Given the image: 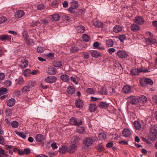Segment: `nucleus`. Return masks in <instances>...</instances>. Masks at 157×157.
Here are the masks:
<instances>
[{
	"mask_svg": "<svg viewBox=\"0 0 157 157\" xmlns=\"http://www.w3.org/2000/svg\"><path fill=\"white\" fill-rule=\"evenodd\" d=\"M96 108V106L94 104H91L89 106V109L91 112L94 111Z\"/></svg>",
	"mask_w": 157,
	"mask_h": 157,
	"instance_id": "39",
	"label": "nucleus"
},
{
	"mask_svg": "<svg viewBox=\"0 0 157 157\" xmlns=\"http://www.w3.org/2000/svg\"><path fill=\"white\" fill-rule=\"evenodd\" d=\"M138 98V102L141 103H145L147 101V98L144 95H140Z\"/></svg>",
	"mask_w": 157,
	"mask_h": 157,
	"instance_id": "11",
	"label": "nucleus"
},
{
	"mask_svg": "<svg viewBox=\"0 0 157 157\" xmlns=\"http://www.w3.org/2000/svg\"><path fill=\"white\" fill-rule=\"evenodd\" d=\"M56 80V78L54 76H48L45 78V81L46 82L51 83L55 82Z\"/></svg>",
	"mask_w": 157,
	"mask_h": 157,
	"instance_id": "7",
	"label": "nucleus"
},
{
	"mask_svg": "<svg viewBox=\"0 0 157 157\" xmlns=\"http://www.w3.org/2000/svg\"><path fill=\"white\" fill-rule=\"evenodd\" d=\"M4 84L6 87H9L11 85V82L10 80H7L4 82Z\"/></svg>",
	"mask_w": 157,
	"mask_h": 157,
	"instance_id": "49",
	"label": "nucleus"
},
{
	"mask_svg": "<svg viewBox=\"0 0 157 157\" xmlns=\"http://www.w3.org/2000/svg\"><path fill=\"white\" fill-rule=\"evenodd\" d=\"M30 152V150L29 148H26L24 149V154L27 155L29 154Z\"/></svg>",
	"mask_w": 157,
	"mask_h": 157,
	"instance_id": "63",
	"label": "nucleus"
},
{
	"mask_svg": "<svg viewBox=\"0 0 157 157\" xmlns=\"http://www.w3.org/2000/svg\"><path fill=\"white\" fill-rule=\"evenodd\" d=\"M11 37L10 36L6 35H2L0 36V40H10Z\"/></svg>",
	"mask_w": 157,
	"mask_h": 157,
	"instance_id": "27",
	"label": "nucleus"
},
{
	"mask_svg": "<svg viewBox=\"0 0 157 157\" xmlns=\"http://www.w3.org/2000/svg\"><path fill=\"white\" fill-rule=\"evenodd\" d=\"M127 99L133 105H136L139 103L138 98H136L135 96H133L128 97L127 98Z\"/></svg>",
	"mask_w": 157,
	"mask_h": 157,
	"instance_id": "3",
	"label": "nucleus"
},
{
	"mask_svg": "<svg viewBox=\"0 0 157 157\" xmlns=\"http://www.w3.org/2000/svg\"><path fill=\"white\" fill-rule=\"evenodd\" d=\"M106 44L108 47H111L113 45L114 42L112 39H109L106 41Z\"/></svg>",
	"mask_w": 157,
	"mask_h": 157,
	"instance_id": "34",
	"label": "nucleus"
},
{
	"mask_svg": "<svg viewBox=\"0 0 157 157\" xmlns=\"http://www.w3.org/2000/svg\"><path fill=\"white\" fill-rule=\"evenodd\" d=\"M72 140H73V142L75 143H78L80 140V138L79 136H74L72 138Z\"/></svg>",
	"mask_w": 157,
	"mask_h": 157,
	"instance_id": "48",
	"label": "nucleus"
},
{
	"mask_svg": "<svg viewBox=\"0 0 157 157\" xmlns=\"http://www.w3.org/2000/svg\"><path fill=\"white\" fill-rule=\"evenodd\" d=\"M22 35L25 40L28 39L29 36L27 32H24L22 33Z\"/></svg>",
	"mask_w": 157,
	"mask_h": 157,
	"instance_id": "55",
	"label": "nucleus"
},
{
	"mask_svg": "<svg viewBox=\"0 0 157 157\" xmlns=\"http://www.w3.org/2000/svg\"><path fill=\"white\" fill-rule=\"evenodd\" d=\"M71 8L72 9H75L78 7V2L75 0H73L71 3Z\"/></svg>",
	"mask_w": 157,
	"mask_h": 157,
	"instance_id": "19",
	"label": "nucleus"
},
{
	"mask_svg": "<svg viewBox=\"0 0 157 157\" xmlns=\"http://www.w3.org/2000/svg\"><path fill=\"white\" fill-rule=\"evenodd\" d=\"M104 25L103 23L102 22H99V31L101 30V31H104Z\"/></svg>",
	"mask_w": 157,
	"mask_h": 157,
	"instance_id": "46",
	"label": "nucleus"
},
{
	"mask_svg": "<svg viewBox=\"0 0 157 157\" xmlns=\"http://www.w3.org/2000/svg\"><path fill=\"white\" fill-rule=\"evenodd\" d=\"M146 41L147 44L151 45L153 44L156 43L157 42V40L155 39L150 38L147 39Z\"/></svg>",
	"mask_w": 157,
	"mask_h": 157,
	"instance_id": "21",
	"label": "nucleus"
},
{
	"mask_svg": "<svg viewBox=\"0 0 157 157\" xmlns=\"http://www.w3.org/2000/svg\"><path fill=\"white\" fill-rule=\"evenodd\" d=\"M15 133L16 134L20 136L23 139H25L26 138V136L24 134L21 132H20L18 131H16L15 132Z\"/></svg>",
	"mask_w": 157,
	"mask_h": 157,
	"instance_id": "42",
	"label": "nucleus"
},
{
	"mask_svg": "<svg viewBox=\"0 0 157 157\" xmlns=\"http://www.w3.org/2000/svg\"><path fill=\"white\" fill-rule=\"evenodd\" d=\"M133 125L135 128L137 130H139L141 128V125L138 121H135L133 123Z\"/></svg>",
	"mask_w": 157,
	"mask_h": 157,
	"instance_id": "23",
	"label": "nucleus"
},
{
	"mask_svg": "<svg viewBox=\"0 0 157 157\" xmlns=\"http://www.w3.org/2000/svg\"><path fill=\"white\" fill-rule=\"evenodd\" d=\"M53 64L55 67H59L62 66V63L61 61H55L54 62Z\"/></svg>",
	"mask_w": 157,
	"mask_h": 157,
	"instance_id": "38",
	"label": "nucleus"
},
{
	"mask_svg": "<svg viewBox=\"0 0 157 157\" xmlns=\"http://www.w3.org/2000/svg\"><path fill=\"white\" fill-rule=\"evenodd\" d=\"M131 30L133 32H136L140 29V26L137 24L133 23L130 26Z\"/></svg>",
	"mask_w": 157,
	"mask_h": 157,
	"instance_id": "14",
	"label": "nucleus"
},
{
	"mask_svg": "<svg viewBox=\"0 0 157 157\" xmlns=\"http://www.w3.org/2000/svg\"><path fill=\"white\" fill-rule=\"evenodd\" d=\"M117 55L121 59H125L127 58L128 55L124 51L119 50L117 52Z\"/></svg>",
	"mask_w": 157,
	"mask_h": 157,
	"instance_id": "6",
	"label": "nucleus"
},
{
	"mask_svg": "<svg viewBox=\"0 0 157 157\" xmlns=\"http://www.w3.org/2000/svg\"><path fill=\"white\" fill-rule=\"evenodd\" d=\"M122 27L120 25H115L113 28V31L116 33H120L122 30Z\"/></svg>",
	"mask_w": 157,
	"mask_h": 157,
	"instance_id": "10",
	"label": "nucleus"
},
{
	"mask_svg": "<svg viewBox=\"0 0 157 157\" xmlns=\"http://www.w3.org/2000/svg\"><path fill=\"white\" fill-rule=\"evenodd\" d=\"M7 89L5 88L2 87L0 89V94H4L7 91Z\"/></svg>",
	"mask_w": 157,
	"mask_h": 157,
	"instance_id": "53",
	"label": "nucleus"
},
{
	"mask_svg": "<svg viewBox=\"0 0 157 157\" xmlns=\"http://www.w3.org/2000/svg\"><path fill=\"white\" fill-rule=\"evenodd\" d=\"M77 146L75 144L71 145L68 148V152L70 153H74L76 150Z\"/></svg>",
	"mask_w": 157,
	"mask_h": 157,
	"instance_id": "9",
	"label": "nucleus"
},
{
	"mask_svg": "<svg viewBox=\"0 0 157 157\" xmlns=\"http://www.w3.org/2000/svg\"><path fill=\"white\" fill-rule=\"evenodd\" d=\"M131 87L129 85H126L124 86L123 88V92L126 94L130 93L131 91Z\"/></svg>",
	"mask_w": 157,
	"mask_h": 157,
	"instance_id": "13",
	"label": "nucleus"
},
{
	"mask_svg": "<svg viewBox=\"0 0 157 157\" xmlns=\"http://www.w3.org/2000/svg\"><path fill=\"white\" fill-rule=\"evenodd\" d=\"M56 72V69L54 67H49L47 71L48 73L50 75H55Z\"/></svg>",
	"mask_w": 157,
	"mask_h": 157,
	"instance_id": "17",
	"label": "nucleus"
},
{
	"mask_svg": "<svg viewBox=\"0 0 157 157\" xmlns=\"http://www.w3.org/2000/svg\"><path fill=\"white\" fill-rule=\"evenodd\" d=\"M131 132L130 130L128 128H124L122 131L123 136L125 137H127L131 135Z\"/></svg>",
	"mask_w": 157,
	"mask_h": 157,
	"instance_id": "15",
	"label": "nucleus"
},
{
	"mask_svg": "<svg viewBox=\"0 0 157 157\" xmlns=\"http://www.w3.org/2000/svg\"><path fill=\"white\" fill-rule=\"evenodd\" d=\"M153 101L156 104H157V95H155L152 98Z\"/></svg>",
	"mask_w": 157,
	"mask_h": 157,
	"instance_id": "64",
	"label": "nucleus"
},
{
	"mask_svg": "<svg viewBox=\"0 0 157 157\" xmlns=\"http://www.w3.org/2000/svg\"><path fill=\"white\" fill-rule=\"evenodd\" d=\"M31 71L30 69H27L24 72V74L25 76H28L31 74Z\"/></svg>",
	"mask_w": 157,
	"mask_h": 157,
	"instance_id": "43",
	"label": "nucleus"
},
{
	"mask_svg": "<svg viewBox=\"0 0 157 157\" xmlns=\"http://www.w3.org/2000/svg\"><path fill=\"white\" fill-rule=\"evenodd\" d=\"M60 78L65 82L69 81L70 79L69 76L66 74H63L61 75Z\"/></svg>",
	"mask_w": 157,
	"mask_h": 157,
	"instance_id": "26",
	"label": "nucleus"
},
{
	"mask_svg": "<svg viewBox=\"0 0 157 157\" xmlns=\"http://www.w3.org/2000/svg\"><path fill=\"white\" fill-rule=\"evenodd\" d=\"M134 21L136 24L140 25L143 24L144 22L143 17L140 16H138L136 17Z\"/></svg>",
	"mask_w": 157,
	"mask_h": 157,
	"instance_id": "8",
	"label": "nucleus"
},
{
	"mask_svg": "<svg viewBox=\"0 0 157 157\" xmlns=\"http://www.w3.org/2000/svg\"><path fill=\"white\" fill-rule=\"evenodd\" d=\"M140 85L142 86H146V82H145V79H140Z\"/></svg>",
	"mask_w": 157,
	"mask_h": 157,
	"instance_id": "54",
	"label": "nucleus"
},
{
	"mask_svg": "<svg viewBox=\"0 0 157 157\" xmlns=\"http://www.w3.org/2000/svg\"><path fill=\"white\" fill-rule=\"evenodd\" d=\"M7 18L5 17H0V24L2 23H5L7 21Z\"/></svg>",
	"mask_w": 157,
	"mask_h": 157,
	"instance_id": "44",
	"label": "nucleus"
},
{
	"mask_svg": "<svg viewBox=\"0 0 157 157\" xmlns=\"http://www.w3.org/2000/svg\"><path fill=\"white\" fill-rule=\"evenodd\" d=\"M69 124L73 125H79L82 124V121L81 120H77L76 118L72 117L70 120Z\"/></svg>",
	"mask_w": 157,
	"mask_h": 157,
	"instance_id": "4",
	"label": "nucleus"
},
{
	"mask_svg": "<svg viewBox=\"0 0 157 157\" xmlns=\"http://www.w3.org/2000/svg\"><path fill=\"white\" fill-rule=\"evenodd\" d=\"M108 51L109 53L112 54L113 53L116 51V49L114 48H110L108 49Z\"/></svg>",
	"mask_w": 157,
	"mask_h": 157,
	"instance_id": "61",
	"label": "nucleus"
},
{
	"mask_svg": "<svg viewBox=\"0 0 157 157\" xmlns=\"http://www.w3.org/2000/svg\"><path fill=\"white\" fill-rule=\"evenodd\" d=\"M30 87L27 85L23 87L21 90L23 93H26L30 91Z\"/></svg>",
	"mask_w": 157,
	"mask_h": 157,
	"instance_id": "35",
	"label": "nucleus"
},
{
	"mask_svg": "<svg viewBox=\"0 0 157 157\" xmlns=\"http://www.w3.org/2000/svg\"><path fill=\"white\" fill-rule=\"evenodd\" d=\"M52 20L53 21H58L60 18V17L58 14L51 15Z\"/></svg>",
	"mask_w": 157,
	"mask_h": 157,
	"instance_id": "32",
	"label": "nucleus"
},
{
	"mask_svg": "<svg viewBox=\"0 0 157 157\" xmlns=\"http://www.w3.org/2000/svg\"><path fill=\"white\" fill-rule=\"evenodd\" d=\"M59 151L62 153H64L67 151H68V148L66 146H63L59 149Z\"/></svg>",
	"mask_w": 157,
	"mask_h": 157,
	"instance_id": "22",
	"label": "nucleus"
},
{
	"mask_svg": "<svg viewBox=\"0 0 157 157\" xmlns=\"http://www.w3.org/2000/svg\"><path fill=\"white\" fill-rule=\"evenodd\" d=\"M150 130L149 137L151 140H154L156 138H157V127L155 125L152 126Z\"/></svg>",
	"mask_w": 157,
	"mask_h": 157,
	"instance_id": "1",
	"label": "nucleus"
},
{
	"mask_svg": "<svg viewBox=\"0 0 157 157\" xmlns=\"http://www.w3.org/2000/svg\"><path fill=\"white\" fill-rule=\"evenodd\" d=\"M6 75L5 74L3 73H0V80L4 79Z\"/></svg>",
	"mask_w": 157,
	"mask_h": 157,
	"instance_id": "59",
	"label": "nucleus"
},
{
	"mask_svg": "<svg viewBox=\"0 0 157 157\" xmlns=\"http://www.w3.org/2000/svg\"><path fill=\"white\" fill-rule=\"evenodd\" d=\"M5 154V151L2 148H0V156L4 157V154Z\"/></svg>",
	"mask_w": 157,
	"mask_h": 157,
	"instance_id": "60",
	"label": "nucleus"
},
{
	"mask_svg": "<svg viewBox=\"0 0 157 157\" xmlns=\"http://www.w3.org/2000/svg\"><path fill=\"white\" fill-rule=\"evenodd\" d=\"M37 51L39 53H41L43 52L44 49L42 47H39L37 48Z\"/></svg>",
	"mask_w": 157,
	"mask_h": 157,
	"instance_id": "57",
	"label": "nucleus"
},
{
	"mask_svg": "<svg viewBox=\"0 0 157 157\" xmlns=\"http://www.w3.org/2000/svg\"><path fill=\"white\" fill-rule=\"evenodd\" d=\"M77 132L79 134H82L84 132L85 129L83 127H78L77 129Z\"/></svg>",
	"mask_w": 157,
	"mask_h": 157,
	"instance_id": "41",
	"label": "nucleus"
},
{
	"mask_svg": "<svg viewBox=\"0 0 157 157\" xmlns=\"http://www.w3.org/2000/svg\"><path fill=\"white\" fill-rule=\"evenodd\" d=\"M145 82H146V84L147 83L151 85L153 84V82L150 79L145 78Z\"/></svg>",
	"mask_w": 157,
	"mask_h": 157,
	"instance_id": "45",
	"label": "nucleus"
},
{
	"mask_svg": "<svg viewBox=\"0 0 157 157\" xmlns=\"http://www.w3.org/2000/svg\"><path fill=\"white\" fill-rule=\"evenodd\" d=\"M82 40L85 42L88 41L90 40L89 36L86 34H82Z\"/></svg>",
	"mask_w": 157,
	"mask_h": 157,
	"instance_id": "40",
	"label": "nucleus"
},
{
	"mask_svg": "<svg viewBox=\"0 0 157 157\" xmlns=\"http://www.w3.org/2000/svg\"><path fill=\"white\" fill-rule=\"evenodd\" d=\"M45 8L43 4H40L37 6V8L39 10H41L44 9Z\"/></svg>",
	"mask_w": 157,
	"mask_h": 157,
	"instance_id": "56",
	"label": "nucleus"
},
{
	"mask_svg": "<svg viewBox=\"0 0 157 157\" xmlns=\"http://www.w3.org/2000/svg\"><path fill=\"white\" fill-rule=\"evenodd\" d=\"M148 70L142 68H133L131 70L130 73L132 76L137 75L140 72H149Z\"/></svg>",
	"mask_w": 157,
	"mask_h": 157,
	"instance_id": "2",
	"label": "nucleus"
},
{
	"mask_svg": "<svg viewBox=\"0 0 157 157\" xmlns=\"http://www.w3.org/2000/svg\"><path fill=\"white\" fill-rule=\"evenodd\" d=\"M107 91L105 88L103 87L101 88L100 91H99V93L101 95H106L107 94Z\"/></svg>",
	"mask_w": 157,
	"mask_h": 157,
	"instance_id": "30",
	"label": "nucleus"
},
{
	"mask_svg": "<svg viewBox=\"0 0 157 157\" xmlns=\"http://www.w3.org/2000/svg\"><path fill=\"white\" fill-rule=\"evenodd\" d=\"M67 92L69 94H72L75 93V91L74 87L71 86L67 88Z\"/></svg>",
	"mask_w": 157,
	"mask_h": 157,
	"instance_id": "29",
	"label": "nucleus"
},
{
	"mask_svg": "<svg viewBox=\"0 0 157 157\" xmlns=\"http://www.w3.org/2000/svg\"><path fill=\"white\" fill-rule=\"evenodd\" d=\"M17 84L21 85L24 82V78L22 77H20L16 79Z\"/></svg>",
	"mask_w": 157,
	"mask_h": 157,
	"instance_id": "36",
	"label": "nucleus"
},
{
	"mask_svg": "<svg viewBox=\"0 0 157 157\" xmlns=\"http://www.w3.org/2000/svg\"><path fill=\"white\" fill-rule=\"evenodd\" d=\"M126 37V36L124 34H122L119 36L118 38L121 41L123 42L125 39Z\"/></svg>",
	"mask_w": 157,
	"mask_h": 157,
	"instance_id": "47",
	"label": "nucleus"
},
{
	"mask_svg": "<svg viewBox=\"0 0 157 157\" xmlns=\"http://www.w3.org/2000/svg\"><path fill=\"white\" fill-rule=\"evenodd\" d=\"M109 104L105 102H101L99 104V106L101 108L105 109L108 106Z\"/></svg>",
	"mask_w": 157,
	"mask_h": 157,
	"instance_id": "24",
	"label": "nucleus"
},
{
	"mask_svg": "<svg viewBox=\"0 0 157 157\" xmlns=\"http://www.w3.org/2000/svg\"><path fill=\"white\" fill-rule=\"evenodd\" d=\"M113 144L112 142H110L106 144V146L107 148H110L113 147Z\"/></svg>",
	"mask_w": 157,
	"mask_h": 157,
	"instance_id": "62",
	"label": "nucleus"
},
{
	"mask_svg": "<svg viewBox=\"0 0 157 157\" xmlns=\"http://www.w3.org/2000/svg\"><path fill=\"white\" fill-rule=\"evenodd\" d=\"M82 101L80 100H77L75 101L76 105L78 108H81L82 106Z\"/></svg>",
	"mask_w": 157,
	"mask_h": 157,
	"instance_id": "28",
	"label": "nucleus"
},
{
	"mask_svg": "<svg viewBox=\"0 0 157 157\" xmlns=\"http://www.w3.org/2000/svg\"><path fill=\"white\" fill-rule=\"evenodd\" d=\"M86 92L87 94H92L94 93V91L92 88H88L86 90Z\"/></svg>",
	"mask_w": 157,
	"mask_h": 157,
	"instance_id": "50",
	"label": "nucleus"
},
{
	"mask_svg": "<svg viewBox=\"0 0 157 157\" xmlns=\"http://www.w3.org/2000/svg\"><path fill=\"white\" fill-rule=\"evenodd\" d=\"M25 14V13L23 10H19L16 12L15 14L16 18H19L23 17Z\"/></svg>",
	"mask_w": 157,
	"mask_h": 157,
	"instance_id": "12",
	"label": "nucleus"
},
{
	"mask_svg": "<svg viewBox=\"0 0 157 157\" xmlns=\"http://www.w3.org/2000/svg\"><path fill=\"white\" fill-rule=\"evenodd\" d=\"M28 65V61L25 59H24L21 61V64L20 66L22 68H25L27 67Z\"/></svg>",
	"mask_w": 157,
	"mask_h": 157,
	"instance_id": "25",
	"label": "nucleus"
},
{
	"mask_svg": "<svg viewBox=\"0 0 157 157\" xmlns=\"http://www.w3.org/2000/svg\"><path fill=\"white\" fill-rule=\"evenodd\" d=\"M77 30L78 33H83L85 31V28L83 26H79L77 27Z\"/></svg>",
	"mask_w": 157,
	"mask_h": 157,
	"instance_id": "37",
	"label": "nucleus"
},
{
	"mask_svg": "<svg viewBox=\"0 0 157 157\" xmlns=\"http://www.w3.org/2000/svg\"><path fill=\"white\" fill-rule=\"evenodd\" d=\"M15 99L13 98L8 100L6 102L7 105L9 107L13 106L15 105Z\"/></svg>",
	"mask_w": 157,
	"mask_h": 157,
	"instance_id": "18",
	"label": "nucleus"
},
{
	"mask_svg": "<svg viewBox=\"0 0 157 157\" xmlns=\"http://www.w3.org/2000/svg\"><path fill=\"white\" fill-rule=\"evenodd\" d=\"M91 53L92 56L94 57H97L98 56V52L97 51H93Z\"/></svg>",
	"mask_w": 157,
	"mask_h": 157,
	"instance_id": "52",
	"label": "nucleus"
},
{
	"mask_svg": "<svg viewBox=\"0 0 157 157\" xmlns=\"http://www.w3.org/2000/svg\"><path fill=\"white\" fill-rule=\"evenodd\" d=\"M44 136L40 134H37L36 136V139L37 141L41 142L44 140Z\"/></svg>",
	"mask_w": 157,
	"mask_h": 157,
	"instance_id": "20",
	"label": "nucleus"
},
{
	"mask_svg": "<svg viewBox=\"0 0 157 157\" xmlns=\"http://www.w3.org/2000/svg\"><path fill=\"white\" fill-rule=\"evenodd\" d=\"M106 134L104 132L101 133L99 134V140H105L106 137Z\"/></svg>",
	"mask_w": 157,
	"mask_h": 157,
	"instance_id": "33",
	"label": "nucleus"
},
{
	"mask_svg": "<svg viewBox=\"0 0 157 157\" xmlns=\"http://www.w3.org/2000/svg\"><path fill=\"white\" fill-rule=\"evenodd\" d=\"M5 139L2 136H0V144H5Z\"/></svg>",
	"mask_w": 157,
	"mask_h": 157,
	"instance_id": "58",
	"label": "nucleus"
},
{
	"mask_svg": "<svg viewBox=\"0 0 157 157\" xmlns=\"http://www.w3.org/2000/svg\"><path fill=\"white\" fill-rule=\"evenodd\" d=\"M80 50L77 47L74 46L71 47L70 49V51L71 53H75L79 52Z\"/></svg>",
	"mask_w": 157,
	"mask_h": 157,
	"instance_id": "16",
	"label": "nucleus"
},
{
	"mask_svg": "<svg viewBox=\"0 0 157 157\" xmlns=\"http://www.w3.org/2000/svg\"><path fill=\"white\" fill-rule=\"evenodd\" d=\"M11 125L13 128H17L18 126V123L17 122L14 121L12 122Z\"/></svg>",
	"mask_w": 157,
	"mask_h": 157,
	"instance_id": "51",
	"label": "nucleus"
},
{
	"mask_svg": "<svg viewBox=\"0 0 157 157\" xmlns=\"http://www.w3.org/2000/svg\"><path fill=\"white\" fill-rule=\"evenodd\" d=\"M83 143L85 146L86 147H89L92 144L93 140L91 138H86L84 140Z\"/></svg>",
	"mask_w": 157,
	"mask_h": 157,
	"instance_id": "5",
	"label": "nucleus"
},
{
	"mask_svg": "<svg viewBox=\"0 0 157 157\" xmlns=\"http://www.w3.org/2000/svg\"><path fill=\"white\" fill-rule=\"evenodd\" d=\"M27 85L30 88H31L36 86L37 85V83L36 81L31 80L29 81L28 82Z\"/></svg>",
	"mask_w": 157,
	"mask_h": 157,
	"instance_id": "31",
	"label": "nucleus"
}]
</instances>
